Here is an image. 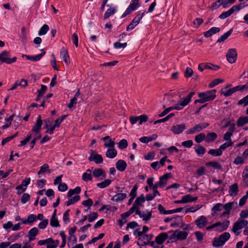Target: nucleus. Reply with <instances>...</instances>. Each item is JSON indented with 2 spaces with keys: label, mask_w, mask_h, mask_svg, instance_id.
Returning a JSON list of instances; mask_svg holds the SVG:
<instances>
[{
  "label": "nucleus",
  "mask_w": 248,
  "mask_h": 248,
  "mask_svg": "<svg viewBox=\"0 0 248 248\" xmlns=\"http://www.w3.org/2000/svg\"><path fill=\"white\" fill-rule=\"evenodd\" d=\"M111 183V180L110 179H106L104 181L98 183L97 186L101 188H103L108 186Z\"/></svg>",
  "instance_id": "nucleus-39"
},
{
  "label": "nucleus",
  "mask_w": 248,
  "mask_h": 248,
  "mask_svg": "<svg viewBox=\"0 0 248 248\" xmlns=\"http://www.w3.org/2000/svg\"><path fill=\"white\" fill-rule=\"evenodd\" d=\"M48 224V220L45 219L43 220L38 225V227L40 229H45Z\"/></svg>",
  "instance_id": "nucleus-50"
},
{
  "label": "nucleus",
  "mask_w": 248,
  "mask_h": 248,
  "mask_svg": "<svg viewBox=\"0 0 248 248\" xmlns=\"http://www.w3.org/2000/svg\"><path fill=\"white\" fill-rule=\"evenodd\" d=\"M203 140H205V134L204 133H201L195 137V140L198 143L201 142Z\"/></svg>",
  "instance_id": "nucleus-43"
},
{
  "label": "nucleus",
  "mask_w": 248,
  "mask_h": 248,
  "mask_svg": "<svg viewBox=\"0 0 248 248\" xmlns=\"http://www.w3.org/2000/svg\"><path fill=\"white\" fill-rule=\"evenodd\" d=\"M186 129L185 124H176L171 127V130L175 134H180Z\"/></svg>",
  "instance_id": "nucleus-14"
},
{
  "label": "nucleus",
  "mask_w": 248,
  "mask_h": 248,
  "mask_svg": "<svg viewBox=\"0 0 248 248\" xmlns=\"http://www.w3.org/2000/svg\"><path fill=\"white\" fill-rule=\"evenodd\" d=\"M195 94V92H191L188 95L183 98V101L179 102L176 104L179 110L182 109L185 107L187 106L190 102L192 97Z\"/></svg>",
  "instance_id": "nucleus-9"
},
{
  "label": "nucleus",
  "mask_w": 248,
  "mask_h": 248,
  "mask_svg": "<svg viewBox=\"0 0 248 248\" xmlns=\"http://www.w3.org/2000/svg\"><path fill=\"white\" fill-rule=\"evenodd\" d=\"M173 218H174V222L179 224L180 227L182 228L184 226L182 217L176 215L173 217Z\"/></svg>",
  "instance_id": "nucleus-44"
},
{
  "label": "nucleus",
  "mask_w": 248,
  "mask_h": 248,
  "mask_svg": "<svg viewBox=\"0 0 248 248\" xmlns=\"http://www.w3.org/2000/svg\"><path fill=\"white\" fill-rule=\"evenodd\" d=\"M248 124V116H241L237 120L238 127H242Z\"/></svg>",
  "instance_id": "nucleus-24"
},
{
  "label": "nucleus",
  "mask_w": 248,
  "mask_h": 248,
  "mask_svg": "<svg viewBox=\"0 0 248 248\" xmlns=\"http://www.w3.org/2000/svg\"><path fill=\"white\" fill-rule=\"evenodd\" d=\"M237 105L238 106H243L244 107L248 106V94L239 100Z\"/></svg>",
  "instance_id": "nucleus-42"
},
{
  "label": "nucleus",
  "mask_w": 248,
  "mask_h": 248,
  "mask_svg": "<svg viewBox=\"0 0 248 248\" xmlns=\"http://www.w3.org/2000/svg\"><path fill=\"white\" fill-rule=\"evenodd\" d=\"M184 203H187L189 202H195L198 200V197H192L191 195L187 194L182 197Z\"/></svg>",
  "instance_id": "nucleus-34"
},
{
  "label": "nucleus",
  "mask_w": 248,
  "mask_h": 248,
  "mask_svg": "<svg viewBox=\"0 0 248 248\" xmlns=\"http://www.w3.org/2000/svg\"><path fill=\"white\" fill-rule=\"evenodd\" d=\"M49 28L47 25L44 24L38 31V35L40 36H42L46 33V32L48 31Z\"/></svg>",
  "instance_id": "nucleus-41"
},
{
  "label": "nucleus",
  "mask_w": 248,
  "mask_h": 248,
  "mask_svg": "<svg viewBox=\"0 0 248 248\" xmlns=\"http://www.w3.org/2000/svg\"><path fill=\"white\" fill-rule=\"evenodd\" d=\"M49 239H50V241H48L46 248H56L58 246L60 243L59 240H54L51 238H49Z\"/></svg>",
  "instance_id": "nucleus-28"
},
{
  "label": "nucleus",
  "mask_w": 248,
  "mask_h": 248,
  "mask_svg": "<svg viewBox=\"0 0 248 248\" xmlns=\"http://www.w3.org/2000/svg\"><path fill=\"white\" fill-rule=\"evenodd\" d=\"M140 0H132L131 3L122 15L121 18H124L130 14L132 11L136 10L140 6Z\"/></svg>",
  "instance_id": "nucleus-5"
},
{
  "label": "nucleus",
  "mask_w": 248,
  "mask_h": 248,
  "mask_svg": "<svg viewBox=\"0 0 248 248\" xmlns=\"http://www.w3.org/2000/svg\"><path fill=\"white\" fill-rule=\"evenodd\" d=\"M217 137V135L216 133L211 132L208 133L205 136V142L210 143L213 141Z\"/></svg>",
  "instance_id": "nucleus-30"
},
{
  "label": "nucleus",
  "mask_w": 248,
  "mask_h": 248,
  "mask_svg": "<svg viewBox=\"0 0 248 248\" xmlns=\"http://www.w3.org/2000/svg\"><path fill=\"white\" fill-rule=\"evenodd\" d=\"M41 51H42L41 53H40L38 55H35V56H29V55H23V57L25 56L27 60L31 61H33V62L38 61L46 54V52L45 51L44 49H41Z\"/></svg>",
  "instance_id": "nucleus-18"
},
{
  "label": "nucleus",
  "mask_w": 248,
  "mask_h": 248,
  "mask_svg": "<svg viewBox=\"0 0 248 248\" xmlns=\"http://www.w3.org/2000/svg\"><path fill=\"white\" fill-rule=\"evenodd\" d=\"M30 199V195L28 193H24L21 198V202L23 204L26 203Z\"/></svg>",
  "instance_id": "nucleus-58"
},
{
  "label": "nucleus",
  "mask_w": 248,
  "mask_h": 248,
  "mask_svg": "<svg viewBox=\"0 0 248 248\" xmlns=\"http://www.w3.org/2000/svg\"><path fill=\"white\" fill-rule=\"evenodd\" d=\"M70 212V209H68L66 210L63 213V220L65 223H67L69 222L70 219L69 218V213Z\"/></svg>",
  "instance_id": "nucleus-57"
},
{
  "label": "nucleus",
  "mask_w": 248,
  "mask_h": 248,
  "mask_svg": "<svg viewBox=\"0 0 248 248\" xmlns=\"http://www.w3.org/2000/svg\"><path fill=\"white\" fill-rule=\"evenodd\" d=\"M240 5L241 4L234 5L229 9L230 11H231L232 15L233 14L234 12H238L241 10V7L240 6Z\"/></svg>",
  "instance_id": "nucleus-51"
},
{
  "label": "nucleus",
  "mask_w": 248,
  "mask_h": 248,
  "mask_svg": "<svg viewBox=\"0 0 248 248\" xmlns=\"http://www.w3.org/2000/svg\"><path fill=\"white\" fill-rule=\"evenodd\" d=\"M42 123L43 122L41 119V116L40 115H39L37 118V120L35 125L32 127L31 130L32 131L36 134H39L40 130L41 129Z\"/></svg>",
  "instance_id": "nucleus-13"
},
{
  "label": "nucleus",
  "mask_w": 248,
  "mask_h": 248,
  "mask_svg": "<svg viewBox=\"0 0 248 248\" xmlns=\"http://www.w3.org/2000/svg\"><path fill=\"white\" fill-rule=\"evenodd\" d=\"M90 161H93L96 164H101L103 162V158L101 155L96 153L95 151L90 150V156L88 157Z\"/></svg>",
  "instance_id": "nucleus-8"
},
{
  "label": "nucleus",
  "mask_w": 248,
  "mask_h": 248,
  "mask_svg": "<svg viewBox=\"0 0 248 248\" xmlns=\"http://www.w3.org/2000/svg\"><path fill=\"white\" fill-rule=\"evenodd\" d=\"M127 43H121L119 42H117L114 43V47L116 49H120L121 48H125L127 46Z\"/></svg>",
  "instance_id": "nucleus-55"
},
{
  "label": "nucleus",
  "mask_w": 248,
  "mask_h": 248,
  "mask_svg": "<svg viewBox=\"0 0 248 248\" xmlns=\"http://www.w3.org/2000/svg\"><path fill=\"white\" fill-rule=\"evenodd\" d=\"M207 218L204 216H201L195 221V223L199 228H202L206 226L207 224Z\"/></svg>",
  "instance_id": "nucleus-15"
},
{
  "label": "nucleus",
  "mask_w": 248,
  "mask_h": 248,
  "mask_svg": "<svg viewBox=\"0 0 248 248\" xmlns=\"http://www.w3.org/2000/svg\"><path fill=\"white\" fill-rule=\"evenodd\" d=\"M195 151L196 152L198 156L202 157L205 153L206 149L200 144H198L195 148Z\"/></svg>",
  "instance_id": "nucleus-26"
},
{
  "label": "nucleus",
  "mask_w": 248,
  "mask_h": 248,
  "mask_svg": "<svg viewBox=\"0 0 248 248\" xmlns=\"http://www.w3.org/2000/svg\"><path fill=\"white\" fill-rule=\"evenodd\" d=\"M93 175L95 177H99L101 176H103L104 178L106 177L105 172L102 169H96L93 170Z\"/></svg>",
  "instance_id": "nucleus-31"
},
{
  "label": "nucleus",
  "mask_w": 248,
  "mask_h": 248,
  "mask_svg": "<svg viewBox=\"0 0 248 248\" xmlns=\"http://www.w3.org/2000/svg\"><path fill=\"white\" fill-rule=\"evenodd\" d=\"M115 165L116 169L121 172L124 171L127 167L126 162L122 159H120L117 161Z\"/></svg>",
  "instance_id": "nucleus-20"
},
{
  "label": "nucleus",
  "mask_w": 248,
  "mask_h": 248,
  "mask_svg": "<svg viewBox=\"0 0 248 248\" xmlns=\"http://www.w3.org/2000/svg\"><path fill=\"white\" fill-rule=\"evenodd\" d=\"M117 155V151L114 148L108 149L106 152V155L108 158H114Z\"/></svg>",
  "instance_id": "nucleus-27"
},
{
  "label": "nucleus",
  "mask_w": 248,
  "mask_h": 248,
  "mask_svg": "<svg viewBox=\"0 0 248 248\" xmlns=\"http://www.w3.org/2000/svg\"><path fill=\"white\" fill-rule=\"evenodd\" d=\"M209 125L208 123H201L195 125L193 127L189 129L186 132V134H192L196 132H199L205 129Z\"/></svg>",
  "instance_id": "nucleus-6"
},
{
  "label": "nucleus",
  "mask_w": 248,
  "mask_h": 248,
  "mask_svg": "<svg viewBox=\"0 0 248 248\" xmlns=\"http://www.w3.org/2000/svg\"><path fill=\"white\" fill-rule=\"evenodd\" d=\"M46 172L50 173L51 171L49 170V166L47 164H44L42 165L40 169V170L38 171L37 174L40 176L41 174H43Z\"/></svg>",
  "instance_id": "nucleus-33"
},
{
  "label": "nucleus",
  "mask_w": 248,
  "mask_h": 248,
  "mask_svg": "<svg viewBox=\"0 0 248 248\" xmlns=\"http://www.w3.org/2000/svg\"><path fill=\"white\" fill-rule=\"evenodd\" d=\"M144 202L145 197L144 195L142 194L136 199L134 202V204L136 206V207H140V206L142 205V203Z\"/></svg>",
  "instance_id": "nucleus-32"
},
{
  "label": "nucleus",
  "mask_w": 248,
  "mask_h": 248,
  "mask_svg": "<svg viewBox=\"0 0 248 248\" xmlns=\"http://www.w3.org/2000/svg\"><path fill=\"white\" fill-rule=\"evenodd\" d=\"M36 221V216L34 214H30L27 218V221L28 224H31L33 222Z\"/></svg>",
  "instance_id": "nucleus-48"
},
{
  "label": "nucleus",
  "mask_w": 248,
  "mask_h": 248,
  "mask_svg": "<svg viewBox=\"0 0 248 248\" xmlns=\"http://www.w3.org/2000/svg\"><path fill=\"white\" fill-rule=\"evenodd\" d=\"M172 233L169 237L168 243L173 242L174 240H183L186 238L188 235V232H183L179 230L175 231L171 230L168 232L169 233Z\"/></svg>",
  "instance_id": "nucleus-2"
},
{
  "label": "nucleus",
  "mask_w": 248,
  "mask_h": 248,
  "mask_svg": "<svg viewBox=\"0 0 248 248\" xmlns=\"http://www.w3.org/2000/svg\"><path fill=\"white\" fill-rule=\"evenodd\" d=\"M239 192L238 185L235 183L231 185L229 189V194L232 196H236Z\"/></svg>",
  "instance_id": "nucleus-22"
},
{
  "label": "nucleus",
  "mask_w": 248,
  "mask_h": 248,
  "mask_svg": "<svg viewBox=\"0 0 248 248\" xmlns=\"http://www.w3.org/2000/svg\"><path fill=\"white\" fill-rule=\"evenodd\" d=\"M230 222L228 219L225 220L222 222L218 221V231L221 232L226 231L230 225Z\"/></svg>",
  "instance_id": "nucleus-21"
},
{
  "label": "nucleus",
  "mask_w": 248,
  "mask_h": 248,
  "mask_svg": "<svg viewBox=\"0 0 248 248\" xmlns=\"http://www.w3.org/2000/svg\"><path fill=\"white\" fill-rule=\"evenodd\" d=\"M243 228L244 227L240 221V218H238V219L233 224L232 231L236 235H238L240 233L238 231Z\"/></svg>",
  "instance_id": "nucleus-19"
},
{
  "label": "nucleus",
  "mask_w": 248,
  "mask_h": 248,
  "mask_svg": "<svg viewBox=\"0 0 248 248\" xmlns=\"http://www.w3.org/2000/svg\"><path fill=\"white\" fill-rule=\"evenodd\" d=\"M116 12L115 8H110L108 9L105 12L104 15V18L107 19L109 18L111 16L113 15Z\"/></svg>",
  "instance_id": "nucleus-38"
},
{
  "label": "nucleus",
  "mask_w": 248,
  "mask_h": 248,
  "mask_svg": "<svg viewBox=\"0 0 248 248\" xmlns=\"http://www.w3.org/2000/svg\"><path fill=\"white\" fill-rule=\"evenodd\" d=\"M232 15V14L231 13V11L230 10H228L227 11L224 12L222 13L218 17L220 19H225L226 18L228 17L229 16H231Z\"/></svg>",
  "instance_id": "nucleus-64"
},
{
  "label": "nucleus",
  "mask_w": 248,
  "mask_h": 248,
  "mask_svg": "<svg viewBox=\"0 0 248 248\" xmlns=\"http://www.w3.org/2000/svg\"><path fill=\"white\" fill-rule=\"evenodd\" d=\"M68 189V186L65 183H61L58 186V190L61 192H64Z\"/></svg>",
  "instance_id": "nucleus-61"
},
{
  "label": "nucleus",
  "mask_w": 248,
  "mask_h": 248,
  "mask_svg": "<svg viewBox=\"0 0 248 248\" xmlns=\"http://www.w3.org/2000/svg\"><path fill=\"white\" fill-rule=\"evenodd\" d=\"M60 57L63 59L65 63L68 65L70 63V58L67 50L65 47H62L60 52Z\"/></svg>",
  "instance_id": "nucleus-16"
},
{
  "label": "nucleus",
  "mask_w": 248,
  "mask_h": 248,
  "mask_svg": "<svg viewBox=\"0 0 248 248\" xmlns=\"http://www.w3.org/2000/svg\"><path fill=\"white\" fill-rule=\"evenodd\" d=\"M138 188V186L137 184H135L133 187L132 188L130 194L129 196L132 197V198H135L137 196V190Z\"/></svg>",
  "instance_id": "nucleus-49"
},
{
  "label": "nucleus",
  "mask_w": 248,
  "mask_h": 248,
  "mask_svg": "<svg viewBox=\"0 0 248 248\" xmlns=\"http://www.w3.org/2000/svg\"><path fill=\"white\" fill-rule=\"evenodd\" d=\"M139 119V124H141L143 123H145L148 121V117L146 114H143L138 116Z\"/></svg>",
  "instance_id": "nucleus-59"
},
{
  "label": "nucleus",
  "mask_w": 248,
  "mask_h": 248,
  "mask_svg": "<svg viewBox=\"0 0 248 248\" xmlns=\"http://www.w3.org/2000/svg\"><path fill=\"white\" fill-rule=\"evenodd\" d=\"M174 115H175V114L174 113H171L170 114H169L168 115H167L166 117H165V118L155 121L154 122V124H156L158 123L166 122V121H168L171 118L173 117Z\"/></svg>",
  "instance_id": "nucleus-40"
},
{
  "label": "nucleus",
  "mask_w": 248,
  "mask_h": 248,
  "mask_svg": "<svg viewBox=\"0 0 248 248\" xmlns=\"http://www.w3.org/2000/svg\"><path fill=\"white\" fill-rule=\"evenodd\" d=\"M202 205H197L195 206H191L189 208H186V213H188V212H195L196 211L198 210L202 207Z\"/></svg>",
  "instance_id": "nucleus-46"
},
{
  "label": "nucleus",
  "mask_w": 248,
  "mask_h": 248,
  "mask_svg": "<svg viewBox=\"0 0 248 248\" xmlns=\"http://www.w3.org/2000/svg\"><path fill=\"white\" fill-rule=\"evenodd\" d=\"M218 8L222 6L223 8H226L228 7V0H218Z\"/></svg>",
  "instance_id": "nucleus-60"
},
{
  "label": "nucleus",
  "mask_w": 248,
  "mask_h": 248,
  "mask_svg": "<svg viewBox=\"0 0 248 248\" xmlns=\"http://www.w3.org/2000/svg\"><path fill=\"white\" fill-rule=\"evenodd\" d=\"M82 204L85 206L90 207L93 205V201L91 199H88L87 200L83 201Z\"/></svg>",
  "instance_id": "nucleus-62"
},
{
  "label": "nucleus",
  "mask_w": 248,
  "mask_h": 248,
  "mask_svg": "<svg viewBox=\"0 0 248 248\" xmlns=\"http://www.w3.org/2000/svg\"><path fill=\"white\" fill-rule=\"evenodd\" d=\"M38 229L36 227H34L30 230L29 232V238L30 241L35 239V237L38 234Z\"/></svg>",
  "instance_id": "nucleus-25"
},
{
  "label": "nucleus",
  "mask_w": 248,
  "mask_h": 248,
  "mask_svg": "<svg viewBox=\"0 0 248 248\" xmlns=\"http://www.w3.org/2000/svg\"><path fill=\"white\" fill-rule=\"evenodd\" d=\"M118 145L120 149H124L128 146L127 141L125 139H122L118 143Z\"/></svg>",
  "instance_id": "nucleus-45"
},
{
  "label": "nucleus",
  "mask_w": 248,
  "mask_h": 248,
  "mask_svg": "<svg viewBox=\"0 0 248 248\" xmlns=\"http://www.w3.org/2000/svg\"><path fill=\"white\" fill-rule=\"evenodd\" d=\"M233 143L232 140L226 141L220 146V149L225 150L228 147L232 146Z\"/></svg>",
  "instance_id": "nucleus-54"
},
{
  "label": "nucleus",
  "mask_w": 248,
  "mask_h": 248,
  "mask_svg": "<svg viewBox=\"0 0 248 248\" xmlns=\"http://www.w3.org/2000/svg\"><path fill=\"white\" fill-rule=\"evenodd\" d=\"M217 33V27H213L203 33L204 36L208 38Z\"/></svg>",
  "instance_id": "nucleus-35"
},
{
  "label": "nucleus",
  "mask_w": 248,
  "mask_h": 248,
  "mask_svg": "<svg viewBox=\"0 0 248 248\" xmlns=\"http://www.w3.org/2000/svg\"><path fill=\"white\" fill-rule=\"evenodd\" d=\"M227 61L230 63H235L237 58V52L236 48H230L228 49L226 54Z\"/></svg>",
  "instance_id": "nucleus-7"
},
{
  "label": "nucleus",
  "mask_w": 248,
  "mask_h": 248,
  "mask_svg": "<svg viewBox=\"0 0 248 248\" xmlns=\"http://www.w3.org/2000/svg\"><path fill=\"white\" fill-rule=\"evenodd\" d=\"M233 164L235 165L242 164L244 163V158L241 156H237L233 161Z\"/></svg>",
  "instance_id": "nucleus-56"
},
{
  "label": "nucleus",
  "mask_w": 248,
  "mask_h": 248,
  "mask_svg": "<svg viewBox=\"0 0 248 248\" xmlns=\"http://www.w3.org/2000/svg\"><path fill=\"white\" fill-rule=\"evenodd\" d=\"M126 196L127 195L126 193H118L115 195L114 196H113L111 198V200L112 201L119 202L125 199L126 198Z\"/></svg>",
  "instance_id": "nucleus-23"
},
{
  "label": "nucleus",
  "mask_w": 248,
  "mask_h": 248,
  "mask_svg": "<svg viewBox=\"0 0 248 248\" xmlns=\"http://www.w3.org/2000/svg\"><path fill=\"white\" fill-rule=\"evenodd\" d=\"M193 74V70L191 68L187 67L186 68V71L184 73L185 77L186 78H188L191 77Z\"/></svg>",
  "instance_id": "nucleus-52"
},
{
  "label": "nucleus",
  "mask_w": 248,
  "mask_h": 248,
  "mask_svg": "<svg viewBox=\"0 0 248 248\" xmlns=\"http://www.w3.org/2000/svg\"><path fill=\"white\" fill-rule=\"evenodd\" d=\"M230 237L231 234L228 232H225L218 236V247L224 246Z\"/></svg>",
  "instance_id": "nucleus-11"
},
{
  "label": "nucleus",
  "mask_w": 248,
  "mask_h": 248,
  "mask_svg": "<svg viewBox=\"0 0 248 248\" xmlns=\"http://www.w3.org/2000/svg\"><path fill=\"white\" fill-rule=\"evenodd\" d=\"M50 224L53 227H59L60 224L57 217H51Z\"/></svg>",
  "instance_id": "nucleus-47"
},
{
  "label": "nucleus",
  "mask_w": 248,
  "mask_h": 248,
  "mask_svg": "<svg viewBox=\"0 0 248 248\" xmlns=\"http://www.w3.org/2000/svg\"><path fill=\"white\" fill-rule=\"evenodd\" d=\"M144 13L145 12L143 11H139L137 16L134 18L132 22L127 26L126 31H129L134 29V28L139 24L140 21L144 15Z\"/></svg>",
  "instance_id": "nucleus-3"
},
{
  "label": "nucleus",
  "mask_w": 248,
  "mask_h": 248,
  "mask_svg": "<svg viewBox=\"0 0 248 248\" xmlns=\"http://www.w3.org/2000/svg\"><path fill=\"white\" fill-rule=\"evenodd\" d=\"M31 134L28 135L24 140L20 141V144L18 145L19 147H21L25 145L28 142L31 140Z\"/></svg>",
  "instance_id": "nucleus-63"
},
{
  "label": "nucleus",
  "mask_w": 248,
  "mask_h": 248,
  "mask_svg": "<svg viewBox=\"0 0 248 248\" xmlns=\"http://www.w3.org/2000/svg\"><path fill=\"white\" fill-rule=\"evenodd\" d=\"M216 90L213 89L208 91L199 93H198L199 99H196L194 101L195 104L198 103H204L206 102L214 100L216 97Z\"/></svg>",
  "instance_id": "nucleus-1"
},
{
  "label": "nucleus",
  "mask_w": 248,
  "mask_h": 248,
  "mask_svg": "<svg viewBox=\"0 0 248 248\" xmlns=\"http://www.w3.org/2000/svg\"><path fill=\"white\" fill-rule=\"evenodd\" d=\"M233 28L231 29L228 31L224 33L219 38H218V43L223 42L226 40L232 33Z\"/></svg>",
  "instance_id": "nucleus-29"
},
{
  "label": "nucleus",
  "mask_w": 248,
  "mask_h": 248,
  "mask_svg": "<svg viewBox=\"0 0 248 248\" xmlns=\"http://www.w3.org/2000/svg\"><path fill=\"white\" fill-rule=\"evenodd\" d=\"M168 232H162L159 234L155 238V241L157 244H162L169 237Z\"/></svg>",
  "instance_id": "nucleus-17"
},
{
  "label": "nucleus",
  "mask_w": 248,
  "mask_h": 248,
  "mask_svg": "<svg viewBox=\"0 0 248 248\" xmlns=\"http://www.w3.org/2000/svg\"><path fill=\"white\" fill-rule=\"evenodd\" d=\"M154 237V235L153 234H144L142 235V237H140L139 239V240H140L142 242V243L140 244L139 242H137V244L139 246H144L148 245L149 244L150 241Z\"/></svg>",
  "instance_id": "nucleus-12"
},
{
  "label": "nucleus",
  "mask_w": 248,
  "mask_h": 248,
  "mask_svg": "<svg viewBox=\"0 0 248 248\" xmlns=\"http://www.w3.org/2000/svg\"><path fill=\"white\" fill-rule=\"evenodd\" d=\"M98 214L97 212H93L88 216V221L92 222L95 220L98 217Z\"/></svg>",
  "instance_id": "nucleus-53"
},
{
  "label": "nucleus",
  "mask_w": 248,
  "mask_h": 248,
  "mask_svg": "<svg viewBox=\"0 0 248 248\" xmlns=\"http://www.w3.org/2000/svg\"><path fill=\"white\" fill-rule=\"evenodd\" d=\"M234 206L235 207H237V202H235L234 201L228 202L225 204L218 203V212L221 211L223 209L225 210V211L231 213V210Z\"/></svg>",
  "instance_id": "nucleus-10"
},
{
  "label": "nucleus",
  "mask_w": 248,
  "mask_h": 248,
  "mask_svg": "<svg viewBox=\"0 0 248 248\" xmlns=\"http://www.w3.org/2000/svg\"><path fill=\"white\" fill-rule=\"evenodd\" d=\"M234 92L233 88H230L228 90H220L219 93L221 94H223L225 97H228L229 96H231L232 93H233Z\"/></svg>",
  "instance_id": "nucleus-37"
},
{
  "label": "nucleus",
  "mask_w": 248,
  "mask_h": 248,
  "mask_svg": "<svg viewBox=\"0 0 248 248\" xmlns=\"http://www.w3.org/2000/svg\"><path fill=\"white\" fill-rule=\"evenodd\" d=\"M9 56L10 52L4 50L0 54V61L1 62H4L7 64H11L16 61L17 58L16 57L10 58Z\"/></svg>",
  "instance_id": "nucleus-4"
},
{
  "label": "nucleus",
  "mask_w": 248,
  "mask_h": 248,
  "mask_svg": "<svg viewBox=\"0 0 248 248\" xmlns=\"http://www.w3.org/2000/svg\"><path fill=\"white\" fill-rule=\"evenodd\" d=\"M80 199V197L79 195H76L73 197L72 198L69 199L68 201L65 203L66 206H68L71 204H73L77 202Z\"/></svg>",
  "instance_id": "nucleus-36"
}]
</instances>
